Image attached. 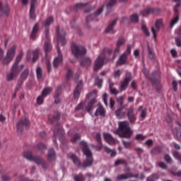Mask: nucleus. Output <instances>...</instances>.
I'll return each instance as SVG.
<instances>
[{
  "mask_svg": "<svg viewBox=\"0 0 181 181\" xmlns=\"http://www.w3.org/2000/svg\"><path fill=\"white\" fill-rule=\"evenodd\" d=\"M177 22H179V14H177V13H175L174 17L172 18L170 23V29H172V28H173L175 25L177 23Z\"/></svg>",
  "mask_w": 181,
  "mask_h": 181,
  "instance_id": "a878e982",
  "label": "nucleus"
},
{
  "mask_svg": "<svg viewBox=\"0 0 181 181\" xmlns=\"http://www.w3.org/2000/svg\"><path fill=\"white\" fill-rule=\"evenodd\" d=\"M105 151L107 153H110V156H112V157H114V156H115V155H117V153L115 152V151L111 150L110 148H108L107 146L105 147Z\"/></svg>",
  "mask_w": 181,
  "mask_h": 181,
  "instance_id": "c9c22d12",
  "label": "nucleus"
},
{
  "mask_svg": "<svg viewBox=\"0 0 181 181\" xmlns=\"http://www.w3.org/2000/svg\"><path fill=\"white\" fill-rule=\"evenodd\" d=\"M11 12L9 6L6 3L0 1V17L5 18L8 16Z\"/></svg>",
  "mask_w": 181,
  "mask_h": 181,
  "instance_id": "423d86ee",
  "label": "nucleus"
},
{
  "mask_svg": "<svg viewBox=\"0 0 181 181\" xmlns=\"http://www.w3.org/2000/svg\"><path fill=\"white\" fill-rule=\"evenodd\" d=\"M36 5H37L36 1H31L30 8V19H35L36 18V16L35 15V8H36Z\"/></svg>",
  "mask_w": 181,
  "mask_h": 181,
  "instance_id": "a211bd4d",
  "label": "nucleus"
},
{
  "mask_svg": "<svg viewBox=\"0 0 181 181\" xmlns=\"http://www.w3.org/2000/svg\"><path fill=\"white\" fill-rule=\"evenodd\" d=\"M113 133L115 135H118L119 138H126L127 139H130L132 136L134 132L129 127V122L127 121L119 122V129L114 130Z\"/></svg>",
  "mask_w": 181,
  "mask_h": 181,
  "instance_id": "f03ea898",
  "label": "nucleus"
},
{
  "mask_svg": "<svg viewBox=\"0 0 181 181\" xmlns=\"http://www.w3.org/2000/svg\"><path fill=\"white\" fill-rule=\"evenodd\" d=\"M81 146L82 147V151L84 155L86 156V160L83 162V165L80 163V160L78 157L76 156V155L72 153H69L68 154V158L71 159L72 162H74V165L76 166H79V168H88V166H91L93 165V153L91 150L88 148L87 146V143L86 141H81Z\"/></svg>",
  "mask_w": 181,
  "mask_h": 181,
  "instance_id": "f257e3e1",
  "label": "nucleus"
},
{
  "mask_svg": "<svg viewBox=\"0 0 181 181\" xmlns=\"http://www.w3.org/2000/svg\"><path fill=\"white\" fill-rule=\"evenodd\" d=\"M125 63H127V53L124 52L120 56L117 64L121 66L122 64H125Z\"/></svg>",
  "mask_w": 181,
  "mask_h": 181,
  "instance_id": "393cba45",
  "label": "nucleus"
},
{
  "mask_svg": "<svg viewBox=\"0 0 181 181\" xmlns=\"http://www.w3.org/2000/svg\"><path fill=\"white\" fill-rule=\"evenodd\" d=\"M80 139V135L78 134H75L74 136V139L71 140L72 142H76Z\"/></svg>",
  "mask_w": 181,
  "mask_h": 181,
  "instance_id": "052dcab7",
  "label": "nucleus"
},
{
  "mask_svg": "<svg viewBox=\"0 0 181 181\" xmlns=\"http://www.w3.org/2000/svg\"><path fill=\"white\" fill-rule=\"evenodd\" d=\"M18 71H16V68L14 67H11V71L10 73L7 74L6 76V80L7 81H12L14 78H16V77H18Z\"/></svg>",
  "mask_w": 181,
  "mask_h": 181,
  "instance_id": "1a4fd4ad",
  "label": "nucleus"
},
{
  "mask_svg": "<svg viewBox=\"0 0 181 181\" xmlns=\"http://www.w3.org/2000/svg\"><path fill=\"white\" fill-rule=\"evenodd\" d=\"M131 21L133 22V23H138L139 21V17L137 14H133L130 17Z\"/></svg>",
  "mask_w": 181,
  "mask_h": 181,
  "instance_id": "f704fd0d",
  "label": "nucleus"
},
{
  "mask_svg": "<svg viewBox=\"0 0 181 181\" xmlns=\"http://www.w3.org/2000/svg\"><path fill=\"white\" fill-rule=\"evenodd\" d=\"M44 50L45 53H49L50 50H52V45H50V42L48 41L45 42L44 44Z\"/></svg>",
  "mask_w": 181,
  "mask_h": 181,
  "instance_id": "7c9ffc66",
  "label": "nucleus"
},
{
  "mask_svg": "<svg viewBox=\"0 0 181 181\" xmlns=\"http://www.w3.org/2000/svg\"><path fill=\"white\" fill-rule=\"evenodd\" d=\"M57 33L58 34V43H61L62 46H64V45H66V40H64V37H62V36H65L66 33L64 31H62V33H60L59 31V28H57Z\"/></svg>",
  "mask_w": 181,
  "mask_h": 181,
  "instance_id": "dca6fc26",
  "label": "nucleus"
},
{
  "mask_svg": "<svg viewBox=\"0 0 181 181\" xmlns=\"http://www.w3.org/2000/svg\"><path fill=\"white\" fill-rule=\"evenodd\" d=\"M124 100H125V97L124 95L119 96L117 98V101L121 107H125V105H122V104H124Z\"/></svg>",
  "mask_w": 181,
  "mask_h": 181,
  "instance_id": "4c0bfd02",
  "label": "nucleus"
},
{
  "mask_svg": "<svg viewBox=\"0 0 181 181\" xmlns=\"http://www.w3.org/2000/svg\"><path fill=\"white\" fill-rule=\"evenodd\" d=\"M103 136L105 141H107V142H108V144H110L111 145L117 144L118 142V141L114 139L112 136H111V134H110L105 133L103 134Z\"/></svg>",
  "mask_w": 181,
  "mask_h": 181,
  "instance_id": "aec40b11",
  "label": "nucleus"
},
{
  "mask_svg": "<svg viewBox=\"0 0 181 181\" xmlns=\"http://www.w3.org/2000/svg\"><path fill=\"white\" fill-rule=\"evenodd\" d=\"M37 148L39 151H43L46 148V146L43 143H40L37 145Z\"/></svg>",
  "mask_w": 181,
  "mask_h": 181,
  "instance_id": "de8ad7c7",
  "label": "nucleus"
},
{
  "mask_svg": "<svg viewBox=\"0 0 181 181\" xmlns=\"http://www.w3.org/2000/svg\"><path fill=\"white\" fill-rule=\"evenodd\" d=\"M44 98H45V97L43 96V95H42L41 96H39L37 98V103L38 104V105H41V104H43Z\"/></svg>",
  "mask_w": 181,
  "mask_h": 181,
  "instance_id": "c03bdc74",
  "label": "nucleus"
},
{
  "mask_svg": "<svg viewBox=\"0 0 181 181\" xmlns=\"http://www.w3.org/2000/svg\"><path fill=\"white\" fill-rule=\"evenodd\" d=\"M174 135H176L177 138L178 139L181 140V130L175 129V130L173 132Z\"/></svg>",
  "mask_w": 181,
  "mask_h": 181,
  "instance_id": "a19ab883",
  "label": "nucleus"
},
{
  "mask_svg": "<svg viewBox=\"0 0 181 181\" xmlns=\"http://www.w3.org/2000/svg\"><path fill=\"white\" fill-rule=\"evenodd\" d=\"M110 93H112V94H118V90H117L115 88L111 87V83L110 85Z\"/></svg>",
  "mask_w": 181,
  "mask_h": 181,
  "instance_id": "5fc2aeb1",
  "label": "nucleus"
},
{
  "mask_svg": "<svg viewBox=\"0 0 181 181\" xmlns=\"http://www.w3.org/2000/svg\"><path fill=\"white\" fill-rule=\"evenodd\" d=\"M129 81H131V76H127L124 78L119 87L120 91H124L127 87H128V83H129Z\"/></svg>",
  "mask_w": 181,
  "mask_h": 181,
  "instance_id": "4be33fe9",
  "label": "nucleus"
},
{
  "mask_svg": "<svg viewBox=\"0 0 181 181\" xmlns=\"http://www.w3.org/2000/svg\"><path fill=\"white\" fill-rule=\"evenodd\" d=\"M115 78H119V76H121V70H117L115 72Z\"/></svg>",
  "mask_w": 181,
  "mask_h": 181,
  "instance_id": "bf43d9fd",
  "label": "nucleus"
},
{
  "mask_svg": "<svg viewBox=\"0 0 181 181\" xmlns=\"http://www.w3.org/2000/svg\"><path fill=\"white\" fill-rule=\"evenodd\" d=\"M83 88V82L81 81H80L74 91V98H78L80 97V91H81V89Z\"/></svg>",
  "mask_w": 181,
  "mask_h": 181,
  "instance_id": "2eb2a0df",
  "label": "nucleus"
},
{
  "mask_svg": "<svg viewBox=\"0 0 181 181\" xmlns=\"http://www.w3.org/2000/svg\"><path fill=\"white\" fill-rule=\"evenodd\" d=\"M104 59H105V56L104 55V54L99 55L98 57L96 59L94 63L95 71L100 70V69H101L104 66Z\"/></svg>",
  "mask_w": 181,
  "mask_h": 181,
  "instance_id": "0eeeda50",
  "label": "nucleus"
},
{
  "mask_svg": "<svg viewBox=\"0 0 181 181\" xmlns=\"http://www.w3.org/2000/svg\"><path fill=\"white\" fill-rule=\"evenodd\" d=\"M141 29L144 33L146 35V36L151 35V33H149V30H148V28L146 27V25H142Z\"/></svg>",
  "mask_w": 181,
  "mask_h": 181,
  "instance_id": "ea45409f",
  "label": "nucleus"
},
{
  "mask_svg": "<svg viewBox=\"0 0 181 181\" xmlns=\"http://www.w3.org/2000/svg\"><path fill=\"white\" fill-rule=\"evenodd\" d=\"M124 108H125V106H121L115 111L117 118H124L125 117L126 112Z\"/></svg>",
  "mask_w": 181,
  "mask_h": 181,
  "instance_id": "412c9836",
  "label": "nucleus"
},
{
  "mask_svg": "<svg viewBox=\"0 0 181 181\" xmlns=\"http://www.w3.org/2000/svg\"><path fill=\"white\" fill-rule=\"evenodd\" d=\"M140 116L141 118H145L146 117V109H143L141 110Z\"/></svg>",
  "mask_w": 181,
  "mask_h": 181,
  "instance_id": "6e6d98bb",
  "label": "nucleus"
},
{
  "mask_svg": "<svg viewBox=\"0 0 181 181\" xmlns=\"http://www.w3.org/2000/svg\"><path fill=\"white\" fill-rule=\"evenodd\" d=\"M22 57H23V52H21L16 57V62L17 64L22 60Z\"/></svg>",
  "mask_w": 181,
  "mask_h": 181,
  "instance_id": "09e8293b",
  "label": "nucleus"
},
{
  "mask_svg": "<svg viewBox=\"0 0 181 181\" xmlns=\"http://www.w3.org/2000/svg\"><path fill=\"white\" fill-rule=\"evenodd\" d=\"M127 117H128L129 121L132 123L135 122V121L136 120V116L135 115V114H134V107L133 106H131L129 107V109L128 110Z\"/></svg>",
  "mask_w": 181,
  "mask_h": 181,
  "instance_id": "ddd939ff",
  "label": "nucleus"
},
{
  "mask_svg": "<svg viewBox=\"0 0 181 181\" xmlns=\"http://www.w3.org/2000/svg\"><path fill=\"white\" fill-rule=\"evenodd\" d=\"M86 5H87V4L79 3V4H76V8L78 9H81V8H84V6H86Z\"/></svg>",
  "mask_w": 181,
  "mask_h": 181,
  "instance_id": "0e129e2a",
  "label": "nucleus"
},
{
  "mask_svg": "<svg viewBox=\"0 0 181 181\" xmlns=\"http://www.w3.org/2000/svg\"><path fill=\"white\" fill-rule=\"evenodd\" d=\"M164 159H165V160H166L168 162V163H172V162H173L172 158H170V156H169V155H165L164 156Z\"/></svg>",
  "mask_w": 181,
  "mask_h": 181,
  "instance_id": "3c124183",
  "label": "nucleus"
},
{
  "mask_svg": "<svg viewBox=\"0 0 181 181\" xmlns=\"http://www.w3.org/2000/svg\"><path fill=\"white\" fill-rule=\"evenodd\" d=\"M51 23H53V18L49 17L44 22V26H49Z\"/></svg>",
  "mask_w": 181,
  "mask_h": 181,
  "instance_id": "58836bf2",
  "label": "nucleus"
},
{
  "mask_svg": "<svg viewBox=\"0 0 181 181\" xmlns=\"http://www.w3.org/2000/svg\"><path fill=\"white\" fill-rule=\"evenodd\" d=\"M171 54L173 57H177V52H176V49H171Z\"/></svg>",
  "mask_w": 181,
  "mask_h": 181,
  "instance_id": "e2e57ef3",
  "label": "nucleus"
},
{
  "mask_svg": "<svg viewBox=\"0 0 181 181\" xmlns=\"http://www.w3.org/2000/svg\"><path fill=\"white\" fill-rule=\"evenodd\" d=\"M54 134L55 135H57L59 134H63V129H62V127H59V129H56Z\"/></svg>",
  "mask_w": 181,
  "mask_h": 181,
  "instance_id": "680f3d73",
  "label": "nucleus"
},
{
  "mask_svg": "<svg viewBox=\"0 0 181 181\" xmlns=\"http://www.w3.org/2000/svg\"><path fill=\"white\" fill-rule=\"evenodd\" d=\"M28 76H29V70L25 69L22 72L21 75V78L22 80H26V78H28Z\"/></svg>",
  "mask_w": 181,
  "mask_h": 181,
  "instance_id": "72a5a7b5",
  "label": "nucleus"
},
{
  "mask_svg": "<svg viewBox=\"0 0 181 181\" xmlns=\"http://www.w3.org/2000/svg\"><path fill=\"white\" fill-rule=\"evenodd\" d=\"M148 58L150 59V60H155V54H153V52L149 47H148Z\"/></svg>",
  "mask_w": 181,
  "mask_h": 181,
  "instance_id": "e433bc0d",
  "label": "nucleus"
},
{
  "mask_svg": "<svg viewBox=\"0 0 181 181\" xmlns=\"http://www.w3.org/2000/svg\"><path fill=\"white\" fill-rule=\"evenodd\" d=\"M74 179L75 181H84V177H83V175H76Z\"/></svg>",
  "mask_w": 181,
  "mask_h": 181,
  "instance_id": "8fccbe9b",
  "label": "nucleus"
},
{
  "mask_svg": "<svg viewBox=\"0 0 181 181\" xmlns=\"http://www.w3.org/2000/svg\"><path fill=\"white\" fill-rule=\"evenodd\" d=\"M23 156L28 160H33L37 163V165H42L43 166V164L45 163V161L42 160L40 157H33L32 155V153L29 151H25L23 153Z\"/></svg>",
  "mask_w": 181,
  "mask_h": 181,
  "instance_id": "20e7f679",
  "label": "nucleus"
},
{
  "mask_svg": "<svg viewBox=\"0 0 181 181\" xmlns=\"http://www.w3.org/2000/svg\"><path fill=\"white\" fill-rule=\"evenodd\" d=\"M130 177H138V175H134L131 173L127 174H121L117 176V180H125L127 179H130Z\"/></svg>",
  "mask_w": 181,
  "mask_h": 181,
  "instance_id": "4468645a",
  "label": "nucleus"
},
{
  "mask_svg": "<svg viewBox=\"0 0 181 181\" xmlns=\"http://www.w3.org/2000/svg\"><path fill=\"white\" fill-rule=\"evenodd\" d=\"M37 51H28L26 59L27 60H32L33 63H35L37 60Z\"/></svg>",
  "mask_w": 181,
  "mask_h": 181,
  "instance_id": "9d476101",
  "label": "nucleus"
},
{
  "mask_svg": "<svg viewBox=\"0 0 181 181\" xmlns=\"http://www.w3.org/2000/svg\"><path fill=\"white\" fill-rule=\"evenodd\" d=\"M95 84L99 88H101V87H103V79L97 78L95 79Z\"/></svg>",
  "mask_w": 181,
  "mask_h": 181,
  "instance_id": "37998d69",
  "label": "nucleus"
},
{
  "mask_svg": "<svg viewBox=\"0 0 181 181\" xmlns=\"http://www.w3.org/2000/svg\"><path fill=\"white\" fill-rule=\"evenodd\" d=\"M124 43H125V38L120 37L117 40L116 43V48L115 49V53H119L121 46H124Z\"/></svg>",
  "mask_w": 181,
  "mask_h": 181,
  "instance_id": "f3484780",
  "label": "nucleus"
},
{
  "mask_svg": "<svg viewBox=\"0 0 181 181\" xmlns=\"http://www.w3.org/2000/svg\"><path fill=\"white\" fill-rule=\"evenodd\" d=\"M136 139L137 141H144V139H145V136L142 134H137L136 136Z\"/></svg>",
  "mask_w": 181,
  "mask_h": 181,
  "instance_id": "603ef678",
  "label": "nucleus"
},
{
  "mask_svg": "<svg viewBox=\"0 0 181 181\" xmlns=\"http://www.w3.org/2000/svg\"><path fill=\"white\" fill-rule=\"evenodd\" d=\"M47 159L49 162L56 160V152H54V150L53 148H51L48 151Z\"/></svg>",
  "mask_w": 181,
  "mask_h": 181,
  "instance_id": "5701e85b",
  "label": "nucleus"
},
{
  "mask_svg": "<svg viewBox=\"0 0 181 181\" xmlns=\"http://www.w3.org/2000/svg\"><path fill=\"white\" fill-rule=\"evenodd\" d=\"M71 52L75 57H80V56H83V54H86V53H87V49H86L83 46L73 43L71 45Z\"/></svg>",
  "mask_w": 181,
  "mask_h": 181,
  "instance_id": "7ed1b4c3",
  "label": "nucleus"
},
{
  "mask_svg": "<svg viewBox=\"0 0 181 181\" xmlns=\"http://www.w3.org/2000/svg\"><path fill=\"white\" fill-rule=\"evenodd\" d=\"M116 4L115 1H109L107 3L106 7L107 9H110V8H112V6H115Z\"/></svg>",
  "mask_w": 181,
  "mask_h": 181,
  "instance_id": "79ce46f5",
  "label": "nucleus"
},
{
  "mask_svg": "<svg viewBox=\"0 0 181 181\" xmlns=\"http://www.w3.org/2000/svg\"><path fill=\"white\" fill-rule=\"evenodd\" d=\"M52 88H45L43 89L42 95V97H47V95H49V94H50V93H52Z\"/></svg>",
  "mask_w": 181,
  "mask_h": 181,
  "instance_id": "2f4dec72",
  "label": "nucleus"
},
{
  "mask_svg": "<svg viewBox=\"0 0 181 181\" xmlns=\"http://www.w3.org/2000/svg\"><path fill=\"white\" fill-rule=\"evenodd\" d=\"M36 73H37V77L39 81H42V79L43 78V75H42V71L41 67H37L36 69Z\"/></svg>",
  "mask_w": 181,
  "mask_h": 181,
  "instance_id": "c756f323",
  "label": "nucleus"
},
{
  "mask_svg": "<svg viewBox=\"0 0 181 181\" xmlns=\"http://www.w3.org/2000/svg\"><path fill=\"white\" fill-rule=\"evenodd\" d=\"M58 50V57H55L53 61V67L54 69H57L59 65L63 62V57H62V54L60 53V49L57 48Z\"/></svg>",
  "mask_w": 181,
  "mask_h": 181,
  "instance_id": "9b49d317",
  "label": "nucleus"
},
{
  "mask_svg": "<svg viewBox=\"0 0 181 181\" xmlns=\"http://www.w3.org/2000/svg\"><path fill=\"white\" fill-rule=\"evenodd\" d=\"M156 179H158V177L156 175H153L151 177H148L147 178V181H155Z\"/></svg>",
  "mask_w": 181,
  "mask_h": 181,
  "instance_id": "864d4df0",
  "label": "nucleus"
},
{
  "mask_svg": "<svg viewBox=\"0 0 181 181\" xmlns=\"http://www.w3.org/2000/svg\"><path fill=\"white\" fill-rule=\"evenodd\" d=\"M158 166L159 168H161V169H167V166L165 165V163H159Z\"/></svg>",
  "mask_w": 181,
  "mask_h": 181,
  "instance_id": "69168bd1",
  "label": "nucleus"
},
{
  "mask_svg": "<svg viewBox=\"0 0 181 181\" xmlns=\"http://www.w3.org/2000/svg\"><path fill=\"white\" fill-rule=\"evenodd\" d=\"M153 11L152 8H146L144 11H142L140 13L141 16H142L143 18H146V16H149V15H151V13H152Z\"/></svg>",
  "mask_w": 181,
  "mask_h": 181,
  "instance_id": "cd10ccee",
  "label": "nucleus"
},
{
  "mask_svg": "<svg viewBox=\"0 0 181 181\" xmlns=\"http://www.w3.org/2000/svg\"><path fill=\"white\" fill-rule=\"evenodd\" d=\"M91 63H93V62L91 61V59H90L89 57H84L81 61V66H90Z\"/></svg>",
  "mask_w": 181,
  "mask_h": 181,
  "instance_id": "bb28decb",
  "label": "nucleus"
},
{
  "mask_svg": "<svg viewBox=\"0 0 181 181\" xmlns=\"http://www.w3.org/2000/svg\"><path fill=\"white\" fill-rule=\"evenodd\" d=\"M104 11V6L100 7L94 14V16H100L103 11Z\"/></svg>",
  "mask_w": 181,
  "mask_h": 181,
  "instance_id": "a18cd8bd",
  "label": "nucleus"
},
{
  "mask_svg": "<svg viewBox=\"0 0 181 181\" xmlns=\"http://www.w3.org/2000/svg\"><path fill=\"white\" fill-rule=\"evenodd\" d=\"M115 25H117V20L112 21L106 28L105 32L107 33H115L114 30V28H115Z\"/></svg>",
  "mask_w": 181,
  "mask_h": 181,
  "instance_id": "6ab92c4d",
  "label": "nucleus"
},
{
  "mask_svg": "<svg viewBox=\"0 0 181 181\" xmlns=\"http://www.w3.org/2000/svg\"><path fill=\"white\" fill-rule=\"evenodd\" d=\"M37 32H39V25L36 23L32 30L31 35H30V38L33 40H35L36 37V35H37Z\"/></svg>",
  "mask_w": 181,
  "mask_h": 181,
  "instance_id": "b1692460",
  "label": "nucleus"
},
{
  "mask_svg": "<svg viewBox=\"0 0 181 181\" xmlns=\"http://www.w3.org/2000/svg\"><path fill=\"white\" fill-rule=\"evenodd\" d=\"M95 115H105V110H104V107L103 106H99L98 109L95 111Z\"/></svg>",
  "mask_w": 181,
  "mask_h": 181,
  "instance_id": "c85d7f7f",
  "label": "nucleus"
},
{
  "mask_svg": "<svg viewBox=\"0 0 181 181\" xmlns=\"http://www.w3.org/2000/svg\"><path fill=\"white\" fill-rule=\"evenodd\" d=\"M122 144L124 146L126 147L127 148H131V145H132V143H131L130 141H126L124 140H122Z\"/></svg>",
  "mask_w": 181,
  "mask_h": 181,
  "instance_id": "49530a36",
  "label": "nucleus"
},
{
  "mask_svg": "<svg viewBox=\"0 0 181 181\" xmlns=\"http://www.w3.org/2000/svg\"><path fill=\"white\" fill-rule=\"evenodd\" d=\"M134 57H136V58L139 57V49H135V50L134 51Z\"/></svg>",
  "mask_w": 181,
  "mask_h": 181,
  "instance_id": "338daca9",
  "label": "nucleus"
},
{
  "mask_svg": "<svg viewBox=\"0 0 181 181\" xmlns=\"http://www.w3.org/2000/svg\"><path fill=\"white\" fill-rule=\"evenodd\" d=\"M12 67L16 68V71L18 72V74H19V72L25 67V65L21 64L20 66H18V64L14 63L12 66Z\"/></svg>",
  "mask_w": 181,
  "mask_h": 181,
  "instance_id": "473e14b6",
  "label": "nucleus"
},
{
  "mask_svg": "<svg viewBox=\"0 0 181 181\" xmlns=\"http://www.w3.org/2000/svg\"><path fill=\"white\" fill-rule=\"evenodd\" d=\"M71 76H73V71H71V69H69L66 73L67 78H71Z\"/></svg>",
  "mask_w": 181,
  "mask_h": 181,
  "instance_id": "13d9d810",
  "label": "nucleus"
},
{
  "mask_svg": "<svg viewBox=\"0 0 181 181\" xmlns=\"http://www.w3.org/2000/svg\"><path fill=\"white\" fill-rule=\"evenodd\" d=\"M172 86L174 91H177V83L176 82V81H173Z\"/></svg>",
  "mask_w": 181,
  "mask_h": 181,
  "instance_id": "4d7b16f0",
  "label": "nucleus"
},
{
  "mask_svg": "<svg viewBox=\"0 0 181 181\" xmlns=\"http://www.w3.org/2000/svg\"><path fill=\"white\" fill-rule=\"evenodd\" d=\"M23 127H29V120H28L26 118H23L19 120L17 124L18 131H22Z\"/></svg>",
  "mask_w": 181,
  "mask_h": 181,
  "instance_id": "f8f14e48",
  "label": "nucleus"
},
{
  "mask_svg": "<svg viewBox=\"0 0 181 181\" xmlns=\"http://www.w3.org/2000/svg\"><path fill=\"white\" fill-rule=\"evenodd\" d=\"M2 180L3 181H9V180H11V177H9V176H8V175H4L2 177Z\"/></svg>",
  "mask_w": 181,
  "mask_h": 181,
  "instance_id": "774afa93",
  "label": "nucleus"
},
{
  "mask_svg": "<svg viewBox=\"0 0 181 181\" xmlns=\"http://www.w3.org/2000/svg\"><path fill=\"white\" fill-rule=\"evenodd\" d=\"M163 22L162 20H157L155 23L156 27H151V32L153 33V39L156 40V33L159 32V29L162 28Z\"/></svg>",
  "mask_w": 181,
  "mask_h": 181,
  "instance_id": "6e6552de",
  "label": "nucleus"
},
{
  "mask_svg": "<svg viewBox=\"0 0 181 181\" xmlns=\"http://www.w3.org/2000/svg\"><path fill=\"white\" fill-rule=\"evenodd\" d=\"M16 50V47L13 45L11 49L7 51L6 55L3 60L4 64H8L11 62H12V59H13L15 56V52Z\"/></svg>",
  "mask_w": 181,
  "mask_h": 181,
  "instance_id": "39448f33",
  "label": "nucleus"
}]
</instances>
